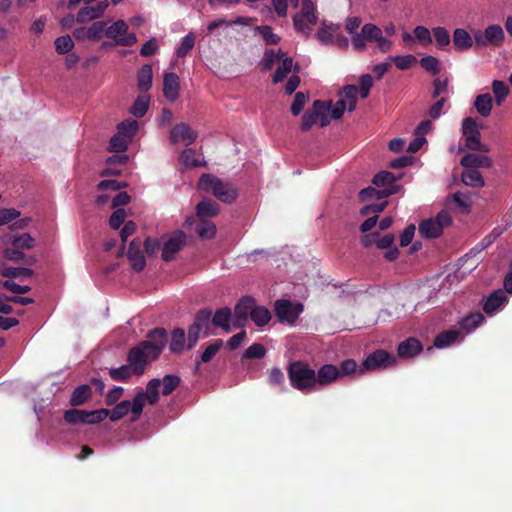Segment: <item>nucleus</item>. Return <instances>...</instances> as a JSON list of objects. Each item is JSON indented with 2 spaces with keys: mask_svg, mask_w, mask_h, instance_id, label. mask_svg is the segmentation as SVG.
<instances>
[{
  "mask_svg": "<svg viewBox=\"0 0 512 512\" xmlns=\"http://www.w3.org/2000/svg\"><path fill=\"white\" fill-rule=\"evenodd\" d=\"M166 332L163 328H156L148 335V340L134 347L129 353L130 366H120L109 370L114 381H126L133 374L140 375L143 367L149 361H154L165 346Z\"/></svg>",
  "mask_w": 512,
  "mask_h": 512,
  "instance_id": "obj_1",
  "label": "nucleus"
},
{
  "mask_svg": "<svg viewBox=\"0 0 512 512\" xmlns=\"http://www.w3.org/2000/svg\"><path fill=\"white\" fill-rule=\"evenodd\" d=\"M371 42L375 43L381 53H388L393 48V41L373 23H366L360 28L359 34L351 39V46L356 51L363 52Z\"/></svg>",
  "mask_w": 512,
  "mask_h": 512,
  "instance_id": "obj_2",
  "label": "nucleus"
},
{
  "mask_svg": "<svg viewBox=\"0 0 512 512\" xmlns=\"http://www.w3.org/2000/svg\"><path fill=\"white\" fill-rule=\"evenodd\" d=\"M198 187L214 195L219 201L231 204L237 197V190L232 183L224 182L217 176L206 174L201 176Z\"/></svg>",
  "mask_w": 512,
  "mask_h": 512,
  "instance_id": "obj_3",
  "label": "nucleus"
},
{
  "mask_svg": "<svg viewBox=\"0 0 512 512\" xmlns=\"http://www.w3.org/2000/svg\"><path fill=\"white\" fill-rule=\"evenodd\" d=\"M290 384L302 393H311L317 390L315 371L303 362L296 361L288 367Z\"/></svg>",
  "mask_w": 512,
  "mask_h": 512,
  "instance_id": "obj_4",
  "label": "nucleus"
},
{
  "mask_svg": "<svg viewBox=\"0 0 512 512\" xmlns=\"http://www.w3.org/2000/svg\"><path fill=\"white\" fill-rule=\"evenodd\" d=\"M452 224V217L449 210L437 213L436 217H430L419 225L420 235L426 239H434L440 236L444 229Z\"/></svg>",
  "mask_w": 512,
  "mask_h": 512,
  "instance_id": "obj_5",
  "label": "nucleus"
},
{
  "mask_svg": "<svg viewBox=\"0 0 512 512\" xmlns=\"http://www.w3.org/2000/svg\"><path fill=\"white\" fill-rule=\"evenodd\" d=\"M161 387V380L153 379L149 380L146 391L139 392L133 398V407H132V418L131 422H137L142 414V410L145 407L146 403L150 405H154L158 400V388Z\"/></svg>",
  "mask_w": 512,
  "mask_h": 512,
  "instance_id": "obj_6",
  "label": "nucleus"
},
{
  "mask_svg": "<svg viewBox=\"0 0 512 512\" xmlns=\"http://www.w3.org/2000/svg\"><path fill=\"white\" fill-rule=\"evenodd\" d=\"M316 36L321 44L334 45L339 49H348L349 47V40L342 35L341 26L338 24L322 23Z\"/></svg>",
  "mask_w": 512,
  "mask_h": 512,
  "instance_id": "obj_7",
  "label": "nucleus"
},
{
  "mask_svg": "<svg viewBox=\"0 0 512 512\" xmlns=\"http://www.w3.org/2000/svg\"><path fill=\"white\" fill-rule=\"evenodd\" d=\"M296 31L303 35H310L312 27L317 23L315 6L311 0H302L301 10L293 17Z\"/></svg>",
  "mask_w": 512,
  "mask_h": 512,
  "instance_id": "obj_8",
  "label": "nucleus"
},
{
  "mask_svg": "<svg viewBox=\"0 0 512 512\" xmlns=\"http://www.w3.org/2000/svg\"><path fill=\"white\" fill-rule=\"evenodd\" d=\"M357 95L358 88L356 85H347L342 88L339 99L332 105V117H334V120L340 119L344 111L352 112L356 109Z\"/></svg>",
  "mask_w": 512,
  "mask_h": 512,
  "instance_id": "obj_9",
  "label": "nucleus"
},
{
  "mask_svg": "<svg viewBox=\"0 0 512 512\" xmlns=\"http://www.w3.org/2000/svg\"><path fill=\"white\" fill-rule=\"evenodd\" d=\"M504 40L505 33L503 27L497 24L487 26L484 31L474 32V41L477 48L499 47L503 44Z\"/></svg>",
  "mask_w": 512,
  "mask_h": 512,
  "instance_id": "obj_10",
  "label": "nucleus"
},
{
  "mask_svg": "<svg viewBox=\"0 0 512 512\" xmlns=\"http://www.w3.org/2000/svg\"><path fill=\"white\" fill-rule=\"evenodd\" d=\"M106 37L115 40L116 45L122 47H131L137 42V36L134 33H129V26L123 20L110 24Z\"/></svg>",
  "mask_w": 512,
  "mask_h": 512,
  "instance_id": "obj_11",
  "label": "nucleus"
},
{
  "mask_svg": "<svg viewBox=\"0 0 512 512\" xmlns=\"http://www.w3.org/2000/svg\"><path fill=\"white\" fill-rule=\"evenodd\" d=\"M462 136L465 137L467 149L482 152L489 151V147L481 143V134L478 131L477 123L471 117H467L462 121Z\"/></svg>",
  "mask_w": 512,
  "mask_h": 512,
  "instance_id": "obj_12",
  "label": "nucleus"
},
{
  "mask_svg": "<svg viewBox=\"0 0 512 512\" xmlns=\"http://www.w3.org/2000/svg\"><path fill=\"white\" fill-rule=\"evenodd\" d=\"M274 311H276L281 322L293 324L298 315L303 312V306L301 303L292 302L288 299H278L274 303Z\"/></svg>",
  "mask_w": 512,
  "mask_h": 512,
  "instance_id": "obj_13",
  "label": "nucleus"
},
{
  "mask_svg": "<svg viewBox=\"0 0 512 512\" xmlns=\"http://www.w3.org/2000/svg\"><path fill=\"white\" fill-rule=\"evenodd\" d=\"M395 357L390 353L378 350L367 356L363 363L365 371L384 369L395 364Z\"/></svg>",
  "mask_w": 512,
  "mask_h": 512,
  "instance_id": "obj_14",
  "label": "nucleus"
},
{
  "mask_svg": "<svg viewBox=\"0 0 512 512\" xmlns=\"http://www.w3.org/2000/svg\"><path fill=\"white\" fill-rule=\"evenodd\" d=\"M211 312L202 310L196 315L194 324L188 329L187 348L190 349L195 346L196 342L200 340L201 331L203 327H208Z\"/></svg>",
  "mask_w": 512,
  "mask_h": 512,
  "instance_id": "obj_15",
  "label": "nucleus"
},
{
  "mask_svg": "<svg viewBox=\"0 0 512 512\" xmlns=\"http://www.w3.org/2000/svg\"><path fill=\"white\" fill-rule=\"evenodd\" d=\"M254 298L244 297L236 304L233 313V327H241L256 307Z\"/></svg>",
  "mask_w": 512,
  "mask_h": 512,
  "instance_id": "obj_16",
  "label": "nucleus"
},
{
  "mask_svg": "<svg viewBox=\"0 0 512 512\" xmlns=\"http://www.w3.org/2000/svg\"><path fill=\"white\" fill-rule=\"evenodd\" d=\"M342 379L340 370L337 366L326 364L316 372L317 389L324 388Z\"/></svg>",
  "mask_w": 512,
  "mask_h": 512,
  "instance_id": "obj_17",
  "label": "nucleus"
},
{
  "mask_svg": "<svg viewBox=\"0 0 512 512\" xmlns=\"http://www.w3.org/2000/svg\"><path fill=\"white\" fill-rule=\"evenodd\" d=\"M186 236L184 232L177 231L168 240H166L162 247V259L164 261H170L173 259V255L179 252L181 247L185 245Z\"/></svg>",
  "mask_w": 512,
  "mask_h": 512,
  "instance_id": "obj_18",
  "label": "nucleus"
},
{
  "mask_svg": "<svg viewBox=\"0 0 512 512\" xmlns=\"http://www.w3.org/2000/svg\"><path fill=\"white\" fill-rule=\"evenodd\" d=\"M196 133L185 123H180L172 128L170 132V140L173 143H182L186 146L194 143Z\"/></svg>",
  "mask_w": 512,
  "mask_h": 512,
  "instance_id": "obj_19",
  "label": "nucleus"
},
{
  "mask_svg": "<svg viewBox=\"0 0 512 512\" xmlns=\"http://www.w3.org/2000/svg\"><path fill=\"white\" fill-rule=\"evenodd\" d=\"M387 206V202H381L379 204H367L360 210V214L362 216H368L370 214H374L371 217H368L362 225H360V231L365 233L374 228L377 222V214L382 212L384 208Z\"/></svg>",
  "mask_w": 512,
  "mask_h": 512,
  "instance_id": "obj_20",
  "label": "nucleus"
},
{
  "mask_svg": "<svg viewBox=\"0 0 512 512\" xmlns=\"http://www.w3.org/2000/svg\"><path fill=\"white\" fill-rule=\"evenodd\" d=\"M141 240L134 239L131 241L128 258L134 271L140 272L146 265L145 256L141 251Z\"/></svg>",
  "mask_w": 512,
  "mask_h": 512,
  "instance_id": "obj_21",
  "label": "nucleus"
},
{
  "mask_svg": "<svg viewBox=\"0 0 512 512\" xmlns=\"http://www.w3.org/2000/svg\"><path fill=\"white\" fill-rule=\"evenodd\" d=\"M163 95L170 102L176 101L179 95V76L174 73L164 74Z\"/></svg>",
  "mask_w": 512,
  "mask_h": 512,
  "instance_id": "obj_22",
  "label": "nucleus"
},
{
  "mask_svg": "<svg viewBox=\"0 0 512 512\" xmlns=\"http://www.w3.org/2000/svg\"><path fill=\"white\" fill-rule=\"evenodd\" d=\"M332 109V104H327L326 102L321 101L313 102L311 111L317 116L320 127L328 125L330 121L334 119V117H332Z\"/></svg>",
  "mask_w": 512,
  "mask_h": 512,
  "instance_id": "obj_23",
  "label": "nucleus"
},
{
  "mask_svg": "<svg viewBox=\"0 0 512 512\" xmlns=\"http://www.w3.org/2000/svg\"><path fill=\"white\" fill-rule=\"evenodd\" d=\"M2 242H4L5 245H12L16 248L31 249L35 244V239L32 238L29 233H23L18 236L6 234L2 236Z\"/></svg>",
  "mask_w": 512,
  "mask_h": 512,
  "instance_id": "obj_24",
  "label": "nucleus"
},
{
  "mask_svg": "<svg viewBox=\"0 0 512 512\" xmlns=\"http://www.w3.org/2000/svg\"><path fill=\"white\" fill-rule=\"evenodd\" d=\"M212 324L216 327L223 328L226 333L231 332L233 326V315L231 310L226 307L217 310L214 317H212Z\"/></svg>",
  "mask_w": 512,
  "mask_h": 512,
  "instance_id": "obj_25",
  "label": "nucleus"
},
{
  "mask_svg": "<svg viewBox=\"0 0 512 512\" xmlns=\"http://www.w3.org/2000/svg\"><path fill=\"white\" fill-rule=\"evenodd\" d=\"M507 301L506 292L502 290H498L490 295V297L485 301L483 309L484 312L488 314H493L496 311L500 310L504 307Z\"/></svg>",
  "mask_w": 512,
  "mask_h": 512,
  "instance_id": "obj_26",
  "label": "nucleus"
},
{
  "mask_svg": "<svg viewBox=\"0 0 512 512\" xmlns=\"http://www.w3.org/2000/svg\"><path fill=\"white\" fill-rule=\"evenodd\" d=\"M461 165L466 169H475L477 167L489 168L491 159L489 156L470 153L461 158Z\"/></svg>",
  "mask_w": 512,
  "mask_h": 512,
  "instance_id": "obj_27",
  "label": "nucleus"
},
{
  "mask_svg": "<svg viewBox=\"0 0 512 512\" xmlns=\"http://www.w3.org/2000/svg\"><path fill=\"white\" fill-rule=\"evenodd\" d=\"M463 336L456 330H449L438 334L434 340V345L437 348L450 347L453 343L462 341Z\"/></svg>",
  "mask_w": 512,
  "mask_h": 512,
  "instance_id": "obj_28",
  "label": "nucleus"
},
{
  "mask_svg": "<svg viewBox=\"0 0 512 512\" xmlns=\"http://www.w3.org/2000/svg\"><path fill=\"white\" fill-rule=\"evenodd\" d=\"M474 35L468 34L465 29L457 28L453 32V45L460 50H466L473 46Z\"/></svg>",
  "mask_w": 512,
  "mask_h": 512,
  "instance_id": "obj_29",
  "label": "nucleus"
},
{
  "mask_svg": "<svg viewBox=\"0 0 512 512\" xmlns=\"http://www.w3.org/2000/svg\"><path fill=\"white\" fill-rule=\"evenodd\" d=\"M295 69L293 59L285 57L278 63L276 73L273 74V83H280Z\"/></svg>",
  "mask_w": 512,
  "mask_h": 512,
  "instance_id": "obj_30",
  "label": "nucleus"
},
{
  "mask_svg": "<svg viewBox=\"0 0 512 512\" xmlns=\"http://www.w3.org/2000/svg\"><path fill=\"white\" fill-rule=\"evenodd\" d=\"M138 89L141 92H146L150 89L153 83V68L149 64L142 66L138 72Z\"/></svg>",
  "mask_w": 512,
  "mask_h": 512,
  "instance_id": "obj_31",
  "label": "nucleus"
},
{
  "mask_svg": "<svg viewBox=\"0 0 512 512\" xmlns=\"http://www.w3.org/2000/svg\"><path fill=\"white\" fill-rule=\"evenodd\" d=\"M421 351L420 342L411 338L399 344L398 355L402 358H411Z\"/></svg>",
  "mask_w": 512,
  "mask_h": 512,
  "instance_id": "obj_32",
  "label": "nucleus"
},
{
  "mask_svg": "<svg viewBox=\"0 0 512 512\" xmlns=\"http://www.w3.org/2000/svg\"><path fill=\"white\" fill-rule=\"evenodd\" d=\"M474 108L480 116L487 117L492 109V97L490 94H478L475 97Z\"/></svg>",
  "mask_w": 512,
  "mask_h": 512,
  "instance_id": "obj_33",
  "label": "nucleus"
},
{
  "mask_svg": "<svg viewBox=\"0 0 512 512\" xmlns=\"http://www.w3.org/2000/svg\"><path fill=\"white\" fill-rule=\"evenodd\" d=\"M133 401L130 400H122L118 403L115 408L109 410V418L110 421L116 422L124 418L130 412L132 413Z\"/></svg>",
  "mask_w": 512,
  "mask_h": 512,
  "instance_id": "obj_34",
  "label": "nucleus"
},
{
  "mask_svg": "<svg viewBox=\"0 0 512 512\" xmlns=\"http://www.w3.org/2000/svg\"><path fill=\"white\" fill-rule=\"evenodd\" d=\"M396 190L395 188H386L381 190H375L372 187H368L364 190H360L359 197L362 199L363 202L368 201L370 199H382L384 197H387L389 195L395 194Z\"/></svg>",
  "mask_w": 512,
  "mask_h": 512,
  "instance_id": "obj_35",
  "label": "nucleus"
},
{
  "mask_svg": "<svg viewBox=\"0 0 512 512\" xmlns=\"http://www.w3.org/2000/svg\"><path fill=\"white\" fill-rule=\"evenodd\" d=\"M396 177L388 171H381L373 178V184L376 187L386 189V188H395V191H398V186L395 184Z\"/></svg>",
  "mask_w": 512,
  "mask_h": 512,
  "instance_id": "obj_36",
  "label": "nucleus"
},
{
  "mask_svg": "<svg viewBox=\"0 0 512 512\" xmlns=\"http://www.w3.org/2000/svg\"><path fill=\"white\" fill-rule=\"evenodd\" d=\"M461 181L463 184L478 188L484 185V180L481 174L476 169H466L461 174Z\"/></svg>",
  "mask_w": 512,
  "mask_h": 512,
  "instance_id": "obj_37",
  "label": "nucleus"
},
{
  "mask_svg": "<svg viewBox=\"0 0 512 512\" xmlns=\"http://www.w3.org/2000/svg\"><path fill=\"white\" fill-rule=\"evenodd\" d=\"M186 342V336L183 329H175L171 333V342H170V351L172 353H181L185 350L187 347L185 345Z\"/></svg>",
  "mask_w": 512,
  "mask_h": 512,
  "instance_id": "obj_38",
  "label": "nucleus"
},
{
  "mask_svg": "<svg viewBox=\"0 0 512 512\" xmlns=\"http://www.w3.org/2000/svg\"><path fill=\"white\" fill-rule=\"evenodd\" d=\"M484 321V317L482 313L475 312L472 314H469L465 318H463L460 321V329L462 331H465V333L471 332L473 329L478 327L480 324H482Z\"/></svg>",
  "mask_w": 512,
  "mask_h": 512,
  "instance_id": "obj_39",
  "label": "nucleus"
},
{
  "mask_svg": "<svg viewBox=\"0 0 512 512\" xmlns=\"http://www.w3.org/2000/svg\"><path fill=\"white\" fill-rule=\"evenodd\" d=\"M92 395L91 387L88 385L79 386L72 392L70 403L72 406H79L85 403Z\"/></svg>",
  "mask_w": 512,
  "mask_h": 512,
  "instance_id": "obj_40",
  "label": "nucleus"
},
{
  "mask_svg": "<svg viewBox=\"0 0 512 512\" xmlns=\"http://www.w3.org/2000/svg\"><path fill=\"white\" fill-rule=\"evenodd\" d=\"M149 95L148 94H140L136 101L133 102L130 112L132 115L136 117L145 116L148 107H149Z\"/></svg>",
  "mask_w": 512,
  "mask_h": 512,
  "instance_id": "obj_41",
  "label": "nucleus"
},
{
  "mask_svg": "<svg viewBox=\"0 0 512 512\" xmlns=\"http://www.w3.org/2000/svg\"><path fill=\"white\" fill-rule=\"evenodd\" d=\"M250 318L254 321L256 326L263 327L271 320V313L264 306H256L254 311L251 312Z\"/></svg>",
  "mask_w": 512,
  "mask_h": 512,
  "instance_id": "obj_42",
  "label": "nucleus"
},
{
  "mask_svg": "<svg viewBox=\"0 0 512 512\" xmlns=\"http://www.w3.org/2000/svg\"><path fill=\"white\" fill-rule=\"evenodd\" d=\"M218 211V205L209 200H204L196 206V214L201 218L216 217Z\"/></svg>",
  "mask_w": 512,
  "mask_h": 512,
  "instance_id": "obj_43",
  "label": "nucleus"
},
{
  "mask_svg": "<svg viewBox=\"0 0 512 512\" xmlns=\"http://www.w3.org/2000/svg\"><path fill=\"white\" fill-rule=\"evenodd\" d=\"M375 234H368L363 238V244L365 246L373 245V243H376V246L380 249H387L392 245L393 242V236L391 234L384 235L383 237L379 238L375 241Z\"/></svg>",
  "mask_w": 512,
  "mask_h": 512,
  "instance_id": "obj_44",
  "label": "nucleus"
},
{
  "mask_svg": "<svg viewBox=\"0 0 512 512\" xmlns=\"http://www.w3.org/2000/svg\"><path fill=\"white\" fill-rule=\"evenodd\" d=\"M195 44V36L193 33L185 35L184 38L181 39L179 47L176 49V55L179 58H183L188 55L194 48Z\"/></svg>",
  "mask_w": 512,
  "mask_h": 512,
  "instance_id": "obj_45",
  "label": "nucleus"
},
{
  "mask_svg": "<svg viewBox=\"0 0 512 512\" xmlns=\"http://www.w3.org/2000/svg\"><path fill=\"white\" fill-rule=\"evenodd\" d=\"M180 162L186 167H198L203 164V161L196 155L194 149H185L180 155Z\"/></svg>",
  "mask_w": 512,
  "mask_h": 512,
  "instance_id": "obj_46",
  "label": "nucleus"
},
{
  "mask_svg": "<svg viewBox=\"0 0 512 512\" xmlns=\"http://www.w3.org/2000/svg\"><path fill=\"white\" fill-rule=\"evenodd\" d=\"M255 33L261 36L263 41L269 45L277 44L280 41L279 35L273 32L271 26H258Z\"/></svg>",
  "mask_w": 512,
  "mask_h": 512,
  "instance_id": "obj_47",
  "label": "nucleus"
},
{
  "mask_svg": "<svg viewBox=\"0 0 512 512\" xmlns=\"http://www.w3.org/2000/svg\"><path fill=\"white\" fill-rule=\"evenodd\" d=\"M107 23L104 21H97L94 22L90 27L87 29V37L91 40H98L101 38L102 35L107 36Z\"/></svg>",
  "mask_w": 512,
  "mask_h": 512,
  "instance_id": "obj_48",
  "label": "nucleus"
},
{
  "mask_svg": "<svg viewBox=\"0 0 512 512\" xmlns=\"http://www.w3.org/2000/svg\"><path fill=\"white\" fill-rule=\"evenodd\" d=\"M340 370L341 377L352 374H358L361 375L364 373L365 369L364 366L358 368L357 363L354 360H343L340 364V367H337Z\"/></svg>",
  "mask_w": 512,
  "mask_h": 512,
  "instance_id": "obj_49",
  "label": "nucleus"
},
{
  "mask_svg": "<svg viewBox=\"0 0 512 512\" xmlns=\"http://www.w3.org/2000/svg\"><path fill=\"white\" fill-rule=\"evenodd\" d=\"M130 141L131 138L123 136L122 132H117L115 136L110 139V150L114 152L125 151Z\"/></svg>",
  "mask_w": 512,
  "mask_h": 512,
  "instance_id": "obj_50",
  "label": "nucleus"
},
{
  "mask_svg": "<svg viewBox=\"0 0 512 512\" xmlns=\"http://www.w3.org/2000/svg\"><path fill=\"white\" fill-rule=\"evenodd\" d=\"M284 58L285 57L283 56V53L280 50L278 52L272 49L266 51L262 60L263 69H272L273 65L279 63Z\"/></svg>",
  "mask_w": 512,
  "mask_h": 512,
  "instance_id": "obj_51",
  "label": "nucleus"
},
{
  "mask_svg": "<svg viewBox=\"0 0 512 512\" xmlns=\"http://www.w3.org/2000/svg\"><path fill=\"white\" fill-rule=\"evenodd\" d=\"M420 65L425 70L437 75L441 72V62L432 55H427L422 57L420 60Z\"/></svg>",
  "mask_w": 512,
  "mask_h": 512,
  "instance_id": "obj_52",
  "label": "nucleus"
},
{
  "mask_svg": "<svg viewBox=\"0 0 512 512\" xmlns=\"http://www.w3.org/2000/svg\"><path fill=\"white\" fill-rule=\"evenodd\" d=\"M509 88L502 81L492 82V92H494L495 100L498 106L502 105L508 95Z\"/></svg>",
  "mask_w": 512,
  "mask_h": 512,
  "instance_id": "obj_53",
  "label": "nucleus"
},
{
  "mask_svg": "<svg viewBox=\"0 0 512 512\" xmlns=\"http://www.w3.org/2000/svg\"><path fill=\"white\" fill-rule=\"evenodd\" d=\"M397 69L406 70L416 63V57L413 54L391 56Z\"/></svg>",
  "mask_w": 512,
  "mask_h": 512,
  "instance_id": "obj_54",
  "label": "nucleus"
},
{
  "mask_svg": "<svg viewBox=\"0 0 512 512\" xmlns=\"http://www.w3.org/2000/svg\"><path fill=\"white\" fill-rule=\"evenodd\" d=\"M109 415V409L100 408L93 411H85V424H95L102 422Z\"/></svg>",
  "mask_w": 512,
  "mask_h": 512,
  "instance_id": "obj_55",
  "label": "nucleus"
},
{
  "mask_svg": "<svg viewBox=\"0 0 512 512\" xmlns=\"http://www.w3.org/2000/svg\"><path fill=\"white\" fill-rule=\"evenodd\" d=\"M32 273L31 269L23 267H5L1 270L2 276L8 278L30 277Z\"/></svg>",
  "mask_w": 512,
  "mask_h": 512,
  "instance_id": "obj_56",
  "label": "nucleus"
},
{
  "mask_svg": "<svg viewBox=\"0 0 512 512\" xmlns=\"http://www.w3.org/2000/svg\"><path fill=\"white\" fill-rule=\"evenodd\" d=\"M434 90H433V97H446V99L450 96V90H449V81L447 79H441L436 78L434 80Z\"/></svg>",
  "mask_w": 512,
  "mask_h": 512,
  "instance_id": "obj_57",
  "label": "nucleus"
},
{
  "mask_svg": "<svg viewBox=\"0 0 512 512\" xmlns=\"http://www.w3.org/2000/svg\"><path fill=\"white\" fill-rule=\"evenodd\" d=\"M433 35L438 48L443 49L450 44V34L444 27H435L433 29Z\"/></svg>",
  "mask_w": 512,
  "mask_h": 512,
  "instance_id": "obj_58",
  "label": "nucleus"
},
{
  "mask_svg": "<svg viewBox=\"0 0 512 512\" xmlns=\"http://www.w3.org/2000/svg\"><path fill=\"white\" fill-rule=\"evenodd\" d=\"M201 239H212L216 235V225L203 220L196 228Z\"/></svg>",
  "mask_w": 512,
  "mask_h": 512,
  "instance_id": "obj_59",
  "label": "nucleus"
},
{
  "mask_svg": "<svg viewBox=\"0 0 512 512\" xmlns=\"http://www.w3.org/2000/svg\"><path fill=\"white\" fill-rule=\"evenodd\" d=\"M54 45L56 52L63 55L73 48V41L69 35H63L55 40Z\"/></svg>",
  "mask_w": 512,
  "mask_h": 512,
  "instance_id": "obj_60",
  "label": "nucleus"
},
{
  "mask_svg": "<svg viewBox=\"0 0 512 512\" xmlns=\"http://www.w3.org/2000/svg\"><path fill=\"white\" fill-rule=\"evenodd\" d=\"M413 35L415 40L419 41L421 45H428L433 41L430 31L426 26H415L413 29Z\"/></svg>",
  "mask_w": 512,
  "mask_h": 512,
  "instance_id": "obj_61",
  "label": "nucleus"
},
{
  "mask_svg": "<svg viewBox=\"0 0 512 512\" xmlns=\"http://www.w3.org/2000/svg\"><path fill=\"white\" fill-rule=\"evenodd\" d=\"M138 130V122L136 120H126L117 126V132H122L123 136L132 138Z\"/></svg>",
  "mask_w": 512,
  "mask_h": 512,
  "instance_id": "obj_62",
  "label": "nucleus"
},
{
  "mask_svg": "<svg viewBox=\"0 0 512 512\" xmlns=\"http://www.w3.org/2000/svg\"><path fill=\"white\" fill-rule=\"evenodd\" d=\"M308 99H309V96L302 92H297L295 94L292 106H290V111H292L294 116H298L301 114V112L304 108V105Z\"/></svg>",
  "mask_w": 512,
  "mask_h": 512,
  "instance_id": "obj_63",
  "label": "nucleus"
},
{
  "mask_svg": "<svg viewBox=\"0 0 512 512\" xmlns=\"http://www.w3.org/2000/svg\"><path fill=\"white\" fill-rule=\"evenodd\" d=\"M64 420L70 424L85 423V411L70 409L64 413Z\"/></svg>",
  "mask_w": 512,
  "mask_h": 512,
  "instance_id": "obj_64",
  "label": "nucleus"
}]
</instances>
